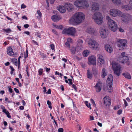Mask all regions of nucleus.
I'll return each mask as SVG.
<instances>
[{"label":"nucleus","mask_w":132,"mask_h":132,"mask_svg":"<svg viewBox=\"0 0 132 132\" xmlns=\"http://www.w3.org/2000/svg\"><path fill=\"white\" fill-rule=\"evenodd\" d=\"M35 35H36L37 36V37H39V38H41V34L37 32H36L35 34Z\"/></svg>","instance_id":"nucleus-51"},{"label":"nucleus","mask_w":132,"mask_h":132,"mask_svg":"<svg viewBox=\"0 0 132 132\" xmlns=\"http://www.w3.org/2000/svg\"><path fill=\"white\" fill-rule=\"evenodd\" d=\"M85 19V15L82 12H77L75 13L70 19L69 23L71 24L81 23Z\"/></svg>","instance_id":"nucleus-1"},{"label":"nucleus","mask_w":132,"mask_h":132,"mask_svg":"<svg viewBox=\"0 0 132 132\" xmlns=\"http://www.w3.org/2000/svg\"><path fill=\"white\" fill-rule=\"evenodd\" d=\"M76 48L75 47H73L70 49L71 52L72 54H74L75 53L76 51Z\"/></svg>","instance_id":"nucleus-38"},{"label":"nucleus","mask_w":132,"mask_h":132,"mask_svg":"<svg viewBox=\"0 0 132 132\" xmlns=\"http://www.w3.org/2000/svg\"><path fill=\"white\" fill-rule=\"evenodd\" d=\"M97 60L104 59L103 56L101 54H98L97 55Z\"/></svg>","instance_id":"nucleus-43"},{"label":"nucleus","mask_w":132,"mask_h":132,"mask_svg":"<svg viewBox=\"0 0 132 132\" xmlns=\"http://www.w3.org/2000/svg\"><path fill=\"white\" fill-rule=\"evenodd\" d=\"M129 60V58L127 56H124L123 58L119 60H122L121 62L123 63H124V62L127 61Z\"/></svg>","instance_id":"nucleus-29"},{"label":"nucleus","mask_w":132,"mask_h":132,"mask_svg":"<svg viewBox=\"0 0 132 132\" xmlns=\"http://www.w3.org/2000/svg\"><path fill=\"white\" fill-rule=\"evenodd\" d=\"M69 35L72 36H75L76 32L75 29L73 27H71L69 28Z\"/></svg>","instance_id":"nucleus-19"},{"label":"nucleus","mask_w":132,"mask_h":132,"mask_svg":"<svg viewBox=\"0 0 132 132\" xmlns=\"http://www.w3.org/2000/svg\"><path fill=\"white\" fill-rule=\"evenodd\" d=\"M104 103L106 106L110 105L111 104V100L109 97H105L103 98Z\"/></svg>","instance_id":"nucleus-15"},{"label":"nucleus","mask_w":132,"mask_h":132,"mask_svg":"<svg viewBox=\"0 0 132 132\" xmlns=\"http://www.w3.org/2000/svg\"><path fill=\"white\" fill-rule=\"evenodd\" d=\"M92 10L93 11L95 12L98 11L99 9V4L96 3H93L91 6Z\"/></svg>","instance_id":"nucleus-14"},{"label":"nucleus","mask_w":132,"mask_h":132,"mask_svg":"<svg viewBox=\"0 0 132 132\" xmlns=\"http://www.w3.org/2000/svg\"><path fill=\"white\" fill-rule=\"evenodd\" d=\"M53 26L55 27H56V28H58V29H62L63 28L62 26L61 25H53Z\"/></svg>","instance_id":"nucleus-41"},{"label":"nucleus","mask_w":132,"mask_h":132,"mask_svg":"<svg viewBox=\"0 0 132 132\" xmlns=\"http://www.w3.org/2000/svg\"><path fill=\"white\" fill-rule=\"evenodd\" d=\"M51 19L54 22L59 21L61 19L60 16L57 15H53L52 16Z\"/></svg>","instance_id":"nucleus-20"},{"label":"nucleus","mask_w":132,"mask_h":132,"mask_svg":"<svg viewBox=\"0 0 132 132\" xmlns=\"http://www.w3.org/2000/svg\"><path fill=\"white\" fill-rule=\"evenodd\" d=\"M65 6L67 10L69 11H71L73 10V5L71 4L66 3L65 4Z\"/></svg>","instance_id":"nucleus-16"},{"label":"nucleus","mask_w":132,"mask_h":132,"mask_svg":"<svg viewBox=\"0 0 132 132\" xmlns=\"http://www.w3.org/2000/svg\"><path fill=\"white\" fill-rule=\"evenodd\" d=\"M81 7L84 8H87L89 5L88 2L86 1H81Z\"/></svg>","instance_id":"nucleus-17"},{"label":"nucleus","mask_w":132,"mask_h":132,"mask_svg":"<svg viewBox=\"0 0 132 132\" xmlns=\"http://www.w3.org/2000/svg\"><path fill=\"white\" fill-rule=\"evenodd\" d=\"M122 75L126 78L128 79H131L130 75L128 72H125L123 73Z\"/></svg>","instance_id":"nucleus-30"},{"label":"nucleus","mask_w":132,"mask_h":132,"mask_svg":"<svg viewBox=\"0 0 132 132\" xmlns=\"http://www.w3.org/2000/svg\"><path fill=\"white\" fill-rule=\"evenodd\" d=\"M68 80L69 81V84L70 85H72V80L71 79H68Z\"/></svg>","instance_id":"nucleus-55"},{"label":"nucleus","mask_w":132,"mask_h":132,"mask_svg":"<svg viewBox=\"0 0 132 132\" xmlns=\"http://www.w3.org/2000/svg\"><path fill=\"white\" fill-rule=\"evenodd\" d=\"M1 109L3 110H3H6V109H5V107L4 106H3V105H1Z\"/></svg>","instance_id":"nucleus-56"},{"label":"nucleus","mask_w":132,"mask_h":132,"mask_svg":"<svg viewBox=\"0 0 132 132\" xmlns=\"http://www.w3.org/2000/svg\"><path fill=\"white\" fill-rule=\"evenodd\" d=\"M106 19L108 20V24L109 29L113 32L115 31L117 27V25L116 22L111 19L109 16H106Z\"/></svg>","instance_id":"nucleus-3"},{"label":"nucleus","mask_w":132,"mask_h":132,"mask_svg":"<svg viewBox=\"0 0 132 132\" xmlns=\"http://www.w3.org/2000/svg\"><path fill=\"white\" fill-rule=\"evenodd\" d=\"M107 75V74L105 72V69H103L102 70V77L104 78L105 76Z\"/></svg>","instance_id":"nucleus-35"},{"label":"nucleus","mask_w":132,"mask_h":132,"mask_svg":"<svg viewBox=\"0 0 132 132\" xmlns=\"http://www.w3.org/2000/svg\"><path fill=\"white\" fill-rule=\"evenodd\" d=\"M29 27V25L28 24H26L24 25V27L25 28H27Z\"/></svg>","instance_id":"nucleus-62"},{"label":"nucleus","mask_w":132,"mask_h":132,"mask_svg":"<svg viewBox=\"0 0 132 132\" xmlns=\"http://www.w3.org/2000/svg\"><path fill=\"white\" fill-rule=\"evenodd\" d=\"M86 32L93 36H96L98 34L97 31L95 28L91 27H87L86 30Z\"/></svg>","instance_id":"nucleus-9"},{"label":"nucleus","mask_w":132,"mask_h":132,"mask_svg":"<svg viewBox=\"0 0 132 132\" xmlns=\"http://www.w3.org/2000/svg\"><path fill=\"white\" fill-rule=\"evenodd\" d=\"M88 44V46L93 50H96L98 48L99 46L96 41L91 38L89 40Z\"/></svg>","instance_id":"nucleus-5"},{"label":"nucleus","mask_w":132,"mask_h":132,"mask_svg":"<svg viewBox=\"0 0 132 132\" xmlns=\"http://www.w3.org/2000/svg\"><path fill=\"white\" fill-rule=\"evenodd\" d=\"M88 44V46L93 50H96L98 48L99 46L96 41L91 38L89 40Z\"/></svg>","instance_id":"nucleus-4"},{"label":"nucleus","mask_w":132,"mask_h":132,"mask_svg":"<svg viewBox=\"0 0 132 132\" xmlns=\"http://www.w3.org/2000/svg\"><path fill=\"white\" fill-rule=\"evenodd\" d=\"M7 53L8 55L10 56L14 54V53L13 51V50L10 47H8L7 50Z\"/></svg>","instance_id":"nucleus-22"},{"label":"nucleus","mask_w":132,"mask_h":132,"mask_svg":"<svg viewBox=\"0 0 132 132\" xmlns=\"http://www.w3.org/2000/svg\"><path fill=\"white\" fill-rule=\"evenodd\" d=\"M122 110H119L117 112V114L119 115H120L122 112Z\"/></svg>","instance_id":"nucleus-57"},{"label":"nucleus","mask_w":132,"mask_h":132,"mask_svg":"<svg viewBox=\"0 0 132 132\" xmlns=\"http://www.w3.org/2000/svg\"><path fill=\"white\" fill-rule=\"evenodd\" d=\"M90 53V51L88 50H85L84 51L83 53V55L85 57L89 55Z\"/></svg>","instance_id":"nucleus-32"},{"label":"nucleus","mask_w":132,"mask_h":132,"mask_svg":"<svg viewBox=\"0 0 132 132\" xmlns=\"http://www.w3.org/2000/svg\"><path fill=\"white\" fill-rule=\"evenodd\" d=\"M129 3L130 6L132 7V0H130Z\"/></svg>","instance_id":"nucleus-64"},{"label":"nucleus","mask_w":132,"mask_h":132,"mask_svg":"<svg viewBox=\"0 0 132 132\" xmlns=\"http://www.w3.org/2000/svg\"><path fill=\"white\" fill-rule=\"evenodd\" d=\"M35 15L38 18H40L42 16V14L39 10L37 11V13Z\"/></svg>","instance_id":"nucleus-33"},{"label":"nucleus","mask_w":132,"mask_h":132,"mask_svg":"<svg viewBox=\"0 0 132 132\" xmlns=\"http://www.w3.org/2000/svg\"><path fill=\"white\" fill-rule=\"evenodd\" d=\"M78 42V49L80 50H81L83 48V46H82L83 42L82 40L79 39L77 41Z\"/></svg>","instance_id":"nucleus-21"},{"label":"nucleus","mask_w":132,"mask_h":132,"mask_svg":"<svg viewBox=\"0 0 132 132\" xmlns=\"http://www.w3.org/2000/svg\"><path fill=\"white\" fill-rule=\"evenodd\" d=\"M21 58V56H19L18 58V68H19L20 65V59Z\"/></svg>","instance_id":"nucleus-48"},{"label":"nucleus","mask_w":132,"mask_h":132,"mask_svg":"<svg viewBox=\"0 0 132 132\" xmlns=\"http://www.w3.org/2000/svg\"><path fill=\"white\" fill-rule=\"evenodd\" d=\"M113 80V76L112 75H110L107 80V82L108 84H111L112 83V81Z\"/></svg>","instance_id":"nucleus-24"},{"label":"nucleus","mask_w":132,"mask_h":132,"mask_svg":"<svg viewBox=\"0 0 132 132\" xmlns=\"http://www.w3.org/2000/svg\"><path fill=\"white\" fill-rule=\"evenodd\" d=\"M70 43L68 42H66L65 43V45L67 47H68V48H70Z\"/></svg>","instance_id":"nucleus-50"},{"label":"nucleus","mask_w":132,"mask_h":132,"mask_svg":"<svg viewBox=\"0 0 132 132\" xmlns=\"http://www.w3.org/2000/svg\"><path fill=\"white\" fill-rule=\"evenodd\" d=\"M72 40L70 38H68L67 39V42L70 43H72Z\"/></svg>","instance_id":"nucleus-49"},{"label":"nucleus","mask_w":132,"mask_h":132,"mask_svg":"<svg viewBox=\"0 0 132 132\" xmlns=\"http://www.w3.org/2000/svg\"><path fill=\"white\" fill-rule=\"evenodd\" d=\"M125 52H122L121 54V55L119 57V59H121L123 58L124 56H126L125 55Z\"/></svg>","instance_id":"nucleus-42"},{"label":"nucleus","mask_w":132,"mask_h":132,"mask_svg":"<svg viewBox=\"0 0 132 132\" xmlns=\"http://www.w3.org/2000/svg\"><path fill=\"white\" fill-rule=\"evenodd\" d=\"M74 4L77 7H81V1H76L74 2Z\"/></svg>","instance_id":"nucleus-26"},{"label":"nucleus","mask_w":132,"mask_h":132,"mask_svg":"<svg viewBox=\"0 0 132 132\" xmlns=\"http://www.w3.org/2000/svg\"><path fill=\"white\" fill-rule=\"evenodd\" d=\"M112 2L115 4L119 5L121 4L120 0H111Z\"/></svg>","instance_id":"nucleus-31"},{"label":"nucleus","mask_w":132,"mask_h":132,"mask_svg":"<svg viewBox=\"0 0 132 132\" xmlns=\"http://www.w3.org/2000/svg\"><path fill=\"white\" fill-rule=\"evenodd\" d=\"M87 72V75L88 78L89 79H91L92 78V75L90 73L89 70H88Z\"/></svg>","instance_id":"nucleus-37"},{"label":"nucleus","mask_w":132,"mask_h":132,"mask_svg":"<svg viewBox=\"0 0 132 132\" xmlns=\"http://www.w3.org/2000/svg\"><path fill=\"white\" fill-rule=\"evenodd\" d=\"M92 19L98 25H101L103 22V17L101 13L97 12L92 15Z\"/></svg>","instance_id":"nucleus-2"},{"label":"nucleus","mask_w":132,"mask_h":132,"mask_svg":"<svg viewBox=\"0 0 132 132\" xmlns=\"http://www.w3.org/2000/svg\"><path fill=\"white\" fill-rule=\"evenodd\" d=\"M88 60V64L89 65H96V59L95 56L92 55L89 57Z\"/></svg>","instance_id":"nucleus-11"},{"label":"nucleus","mask_w":132,"mask_h":132,"mask_svg":"<svg viewBox=\"0 0 132 132\" xmlns=\"http://www.w3.org/2000/svg\"><path fill=\"white\" fill-rule=\"evenodd\" d=\"M102 83L100 80H99L94 86L96 91L97 92H100L102 89Z\"/></svg>","instance_id":"nucleus-12"},{"label":"nucleus","mask_w":132,"mask_h":132,"mask_svg":"<svg viewBox=\"0 0 132 132\" xmlns=\"http://www.w3.org/2000/svg\"><path fill=\"white\" fill-rule=\"evenodd\" d=\"M131 6H130L128 5H123L122 6V7L123 9L127 10H128L131 9Z\"/></svg>","instance_id":"nucleus-27"},{"label":"nucleus","mask_w":132,"mask_h":132,"mask_svg":"<svg viewBox=\"0 0 132 132\" xmlns=\"http://www.w3.org/2000/svg\"><path fill=\"white\" fill-rule=\"evenodd\" d=\"M58 10L60 12L62 13L65 12L66 11L65 7L63 6H60Z\"/></svg>","instance_id":"nucleus-25"},{"label":"nucleus","mask_w":132,"mask_h":132,"mask_svg":"<svg viewBox=\"0 0 132 132\" xmlns=\"http://www.w3.org/2000/svg\"><path fill=\"white\" fill-rule=\"evenodd\" d=\"M122 12L118 10L110 9L109 11V14L112 16L115 17L118 16H120Z\"/></svg>","instance_id":"nucleus-10"},{"label":"nucleus","mask_w":132,"mask_h":132,"mask_svg":"<svg viewBox=\"0 0 132 132\" xmlns=\"http://www.w3.org/2000/svg\"><path fill=\"white\" fill-rule=\"evenodd\" d=\"M112 83L108 84L107 86V88L109 92H112L113 90V88L112 87Z\"/></svg>","instance_id":"nucleus-23"},{"label":"nucleus","mask_w":132,"mask_h":132,"mask_svg":"<svg viewBox=\"0 0 132 132\" xmlns=\"http://www.w3.org/2000/svg\"><path fill=\"white\" fill-rule=\"evenodd\" d=\"M51 48L52 50H53L54 48V46L53 44H51L50 45Z\"/></svg>","instance_id":"nucleus-63"},{"label":"nucleus","mask_w":132,"mask_h":132,"mask_svg":"<svg viewBox=\"0 0 132 132\" xmlns=\"http://www.w3.org/2000/svg\"><path fill=\"white\" fill-rule=\"evenodd\" d=\"M3 112L5 113L7 117L9 118H11V116L10 115V113L9 112L6 110H3Z\"/></svg>","instance_id":"nucleus-36"},{"label":"nucleus","mask_w":132,"mask_h":132,"mask_svg":"<svg viewBox=\"0 0 132 132\" xmlns=\"http://www.w3.org/2000/svg\"><path fill=\"white\" fill-rule=\"evenodd\" d=\"M120 16L122 17V21L126 23H129L131 20V16L128 14H124L122 13Z\"/></svg>","instance_id":"nucleus-7"},{"label":"nucleus","mask_w":132,"mask_h":132,"mask_svg":"<svg viewBox=\"0 0 132 132\" xmlns=\"http://www.w3.org/2000/svg\"><path fill=\"white\" fill-rule=\"evenodd\" d=\"M72 87L75 89V90H76L77 89V88L76 87V85H75L74 84H73L72 85Z\"/></svg>","instance_id":"nucleus-61"},{"label":"nucleus","mask_w":132,"mask_h":132,"mask_svg":"<svg viewBox=\"0 0 132 132\" xmlns=\"http://www.w3.org/2000/svg\"><path fill=\"white\" fill-rule=\"evenodd\" d=\"M127 43V40L125 39H119L117 40V44L118 47L121 48L119 49L122 50L126 46Z\"/></svg>","instance_id":"nucleus-8"},{"label":"nucleus","mask_w":132,"mask_h":132,"mask_svg":"<svg viewBox=\"0 0 132 132\" xmlns=\"http://www.w3.org/2000/svg\"><path fill=\"white\" fill-rule=\"evenodd\" d=\"M112 67L115 74L118 76L120 75V73L121 67L119 65L115 62H113Z\"/></svg>","instance_id":"nucleus-6"},{"label":"nucleus","mask_w":132,"mask_h":132,"mask_svg":"<svg viewBox=\"0 0 132 132\" xmlns=\"http://www.w3.org/2000/svg\"><path fill=\"white\" fill-rule=\"evenodd\" d=\"M11 61L13 63L15 64H17V60L16 59H13L11 60Z\"/></svg>","instance_id":"nucleus-45"},{"label":"nucleus","mask_w":132,"mask_h":132,"mask_svg":"<svg viewBox=\"0 0 132 132\" xmlns=\"http://www.w3.org/2000/svg\"><path fill=\"white\" fill-rule=\"evenodd\" d=\"M28 48L27 47V49L26 50V52L24 54V57L25 58H26L28 57Z\"/></svg>","instance_id":"nucleus-46"},{"label":"nucleus","mask_w":132,"mask_h":132,"mask_svg":"<svg viewBox=\"0 0 132 132\" xmlns=\"http://www.w3.org/2000/svg\"><path fill=\"white\" fill-rule=\"evenodd\" d=\"M105 50L109 53H111L113 50L112 48L109 44H105L104 45Z\"/></svg>","instance_id":"nucleus-18"},{"label":"nucleus","mask_w":132,"mask_h":132,"mask_svg":"<svg viewBox=\"0 0 132 132\" xmlns=\"http://www.w3.org/2000/svg\"><path fill=\"white\" fill-rule=\"evenodd\" d=\"M63 34H65L69 35V28L68 29H64L62 31Z\"/></svg>","instance_id":"nucleus-34"},{"label":"nucleus","mask_w":132,"mask_h":132,"mask_svg":"<svg viewBox=\"0 0 132 132\" xmlns=\"http://www.w3.org/2000/svg\"><path fill=\"white\" fill-rule=\"evenodd\" d=\"M85 103L86 106L88 108H89L90 109H91V108L90 107V103H88V101H86Z\"/></svg>","instance_id":"nucleus-40"},{"label":"nucleus","mask_w":132,"mask_h":132,"mask_svg":"<svg viewBox=\"0 0 132 132\" xmlns=\"http://www.w3.org/2000/svg\"><path fill=\"white\" fill-rule=\"evenodd\" d=\"M98 64L100 66H101L102 64L104 63V59L98 60H97Z\"/></svg>","instance_id":"nucleus-28"},{"label":"nucleus","mask_w":132,"mask_h":132,"mask_svg":"<svg viewBox=\"0 0 132 132\" xmlns=\"http://www.w3.org/2000/svg\"><path fill=\"white\" fill-rule=\"evenodd\" d=\"M43 72V69L41 68H40L38 70V72L39 75H41Z\"/></svg>","instance_id":"nucleus-47"},{"label":"nucleus","mask_w":132,"mask_h":132,"mask_svg":"<svg viewBox=\"0 0 132 132\" xmlns=\"http://www.w3.org/2000/svg\"><path fill=\"white\" fill-rule=\"evenodd\" d=\"M14 90L15 91V92L17 93H19V92L18 90L16 88H14Z\"/></svg>","instance_id":"nucleus-59"},{"label":"nucleus","mask_w":132,"mask_h":132,"mask_svg":"<svg viewBox=\"0 0 132 132\" xmlns=\"http://www.w3.org/2000/svg\"><path fill=\"white\" fill-rule=\"evenodd\" d=\"M52 31L56 35L57 34V33L55 30L54 29L52 30Z\"/></svg>","instance_id":"nucleus-58"},{"label":"nucleus","mask_w":132,"mask_h":132,"mask_svg":"<svg viewBox=\"0 0 132 132\" xmlns=\"http://www.w3.org/2000/svg\"><path fill=\"white\" fill-rule=\"evenodd\" d=\"M58 131L59 132H63V129L62 128H60L58 129Z\"/></svg>","instance_id":"nucleus-53"},{"label":"nucleus","mask_w":132,"mask_h":132,"mask_svg":"<svg viewBox=\"0 0 132 132\" xmlns=\"http://www.w3.org/2000/svg\"><path fill=\"white\" fill-rule=\"evenodd\" d=\"M8 87L9 88V91L10 92V93H12L13 92V90L11 88V87L10 86H9Z\"/></svg>","instance_id":"nucleus-52"},{"label":"nucleus","mask_w":132,"mask_h":132,"mask_svg":"<svg viewBox=\"0 0 132 132\" xmlns=\"http://www.w3.org/2000/svg\"><path fill=\"white\" fill-rule=\"evenodd\" d=\"M123 101H124V104L125 107L128 106V104L127 102L126 101L125 99H123Z\"/></svg>","instance_id":"nucleus-54"},{"label":"nucleus","mask_w":132,"mask_h":132,"mask_svg":"<svg viewBox=\"0 0 132 132\" xmlns=\"http://www.w3.org/2000/svg\"><path fill=\"white\" fill-rule=\"evenodd\" d=\"M100 32L101 37L103 38H105L107 36L108 31L105 29H101Z\"/></svg>","instance_id":"nucleus-13"},{"label":"nucleus","mask_w":132,"mask_h":132,"mask_svg":"<svg viewBox=\"0 0 132 132\" xmlns=\"http://www.w3.org/2000/svg\"><path fill=\"white\" fill-rule=\"evenodd\" d=\"M3 30L4 32H6L7 33H9L11 31V30L10 28H8L6 29H3Z\"/></svg>","instance_id":"nucleus-44"},{"label":"nucleus","mask_w":132,"mask_h":132,"mask_svg":"<svg viewBox=\"0 0 132 132\" xmlns=\"http://www.w3.org/2000/svg\"><path fill=\"white\" fill-rule=\"evenodd\" d=\"M46 93L47 94H50L51 93V90L50 89H48V91L46 92Z\"/></svg>","instance_id":"nucleus-60"},{"label":"nucleus","mask_w":132,"mask_h":132,"mask_svg":"<svg viewBox=\"0 0 132 132\" xmlns=\"http://www.w3.org/2000/svg\"><path fill=\"white\" fill-rule=\"evenodd\" d=\"M93 72L95 76H96L97 74L98 73V71L97 69L93 68Z\"/></svg>","instance_id":"nucleus-39"}]
</instances>
